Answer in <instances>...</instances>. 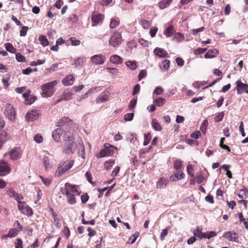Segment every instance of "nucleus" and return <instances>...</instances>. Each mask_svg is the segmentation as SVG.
I'll return each instance as SVG.
<instances>
[{"label": "nucleus", "instance_id": "c756f323", "mask_svg": "<svg viewBox=\"0 0 248 248\" xmlns=\"http://www.w3.org/2000/svg\"><path fill=\"white\" fill-rule=\"evenodd\" d=\"M166 101V99L162 97H158L153 102L154 104L157 107H161L163 106Z\"/></svg>", "mask_w": 248, "mask_h": 248}, {"label": "nucleus", "instance_id": "4d7b16f0", "mask_svg": "<svg viewBox=\"0 0 248 248\" xmlns=\"http://www.w3.org/2000/svg\"><path fill=\"white\" fill-rule=\"evenodd\" d=\"M120 168L119 166L116 167L112 171L111 176L113 178L117 176L118 173L119 172Z\"/></svg>", "mask_w": 248, "mask_h": 248}, {"label": "nucleus", "instance_id": "f3484780", "mask_svg": "<svg viewBox=\"0 0 248 248\" xmlns=\"http://www.w3.org/2000/svg\"><path fill=\"white\" fill-rule=\"evenodd\" d=\"M62 193L63 194H65L67 198L68 202L70 204H74L76 202V200L75 198V194H72L71 193H70L68 190H66V191H64L63 190H62Z\"/></svg>", "mask_w": 248, "mask_h": 248}, {"label": "nucleus", "instance_id": "4be33fe9", "mask_svg": "<svg viewBox=\"0 0 248 248\" xmlns=\"http://www.w3.org/2000/svg\"><path fill=\"white\" fill-rule=\"evenodd\" d=\"M108 92H103L97 98L96 102L97 103H101L106 101L108 97Z\"/></svg>", "mask_w": 248, "mask_h": 248}, {"label": "nucleus", "instance_id": "bf43d9fd", "mask_svg": "<svg viewBox=\"0 0 248 248\" xmlns=\"http://www.w3.org/2000/svg\"><path fill=\"white\" fill-rule=\"evenodd\" d=\"M72 45L74 46H78L80 45V42L78 40H77L74 37H71L70 38Z\"/></svg>", "mask_w": 248, "mask_h": 248}, {"label": "nucleus", "instance_id": "aec40b11", "mask_svg": "<svg viewBox=\"0 0 248 248\" xmlns=\"http://www.w3.org/2000/svg\"><path fill=\"white\" fill-rule=\"evenodd\" d=\"M218 54V51L217 49L209 50L205 54V59H211L216 57Z\"/></svg>", "mask_w": 248, "mask_h": 248}, {"label": "nucleus", "instance_id": "0e129e2a", "mask_svg": "<svg viewBox=\"0 0 248 248\" xmlns=\"http://www.w3.org/2000/svg\"><path fill=\"white\" fill-rule=\"evenodd\" d=\"M74 164V161L71 160L68 164H66L65 166H63L65 170L67 171L69 170H70L73 166Z\"/></svg>", "mask_w": 248, "mask_h": 248}, {"label": "nucleus", "instance_id": "79ce46f5", "mask_svg": "<svg viewBox=\"0 0 248 248\" xmlns=\"http://www.w3.org/2000/svg\"><path fill=\"white\" fill-rule=\"evenodd\" d=\"M208 125V121L207 120H204L201 126L200 130L203 133H205L207 129V127Z\"/></svg>", "mask_w": 248, "mask_h": 248}, {"label": "nucleus", "instance_id": "b1692460", "mask_svg": "<svg viewBox=\"0 0 248 248\" xmlns=\"http://www.w3.org/2000/svg\"><path fill=\"white\" fill-rule=\"evenodd\" d=\"M63 166L64 164L62 163H61L59 165L55 173V177H59L62 175L65 172H66L64 168L63 167Z\"/></svg>", "mask_w": 248, "mask_h": 248}, {"label": "nucleus", "instance_id": "13d9d810", "mask_svg": "<svg viewBox=\"0 0 248 248\" xmlns=\"http://www.w3.org/2000/svg\"><path fill=\"white\" fill-rule=\"evenodd\" d=\"M54 225L58 229L61 228L62 226V224L61 222V219L58 217L54 219Z\"/></svg>", "mask_w": 248, "mask_h": 248}, {"label": "nucleus", "instance_id": "37998d69", "mask_svg": "<svg viewBox=\"0 0 248 248\" xmlns=\"http://www.w3.org/2000/svg\"><path fill=\"white\" fill-rule=\"evenodd\" d=\"M126 65L131 70H135L137 68L136 62L134 61L126 62Z\"/></svg>", "mask_w": 248, "mask_h": 248}, {"label": "nucleus", "instance_id": "39448f33", "mask_svg": "<svg viewBox=\"0 0 248 248\" xmlns=\"http://www.w3.org/2000/svg\"><path fill=\"white\" fill-rule=\"evenodd\" d=\"M4 113L6 117L10 121L15 120L16 113L13 107L11 104L6 105Z\"/></svg>", "mask_w": 248, "mask_h": 248}, {"label": "nucleus", "instance_id": "e2e57ef3", "mask_svg": "<svg viewBox=\"0 0 248 248\" xmlns=\"http://www.w3.org/2000/svg\"><path fill=\"white\" fill-rule=\"evenodd\" d=\"M223 117H224L223 112H220L219 114H218L216 116L215 119L216 122H220V121H222Z\"/></svg>", "mask_w": 248, "mask_h": 248}, {"label": "nucleus", "instance_id": "f257e3e1", "mask_svg": "<svg viewBox=\"0 0 248 248\" xmlns=\"http://www.w3.org/2000/svg\"><path fill=\"white\" fill-rule=\"evenodd\" d=\"M57 126L59 127L52 133V137L57 142L61 141V137L64 135L66 130L70 129L71 132H73L72 120L68 117H63L60 119L58 121Z\"/></svg>", "mask_w": 248, "mask_h": 248}, {"label": "nucleus", "instance_id": "1a4fd4ad", "mask_svg": "<svg viewBox=\"0 0 248 248\" xmlns=\"http://www.w3.org/2000/svg\"><path fill=\"white\" fill-rule=\"evenodd\" d=\"M40 116L39 110L32 109L29 111L26 115V119L29 122H32L37 119Z\"/></svg>", "mask_w": 248, "mask_h": 248}, {"label": "nucleus", "instance_id": "774afa93", "mask_svg": "<svg viewBox=\"0 0 248 248\" xmlns=\"http://www.w3.org/2000/svg\"><path fill=\"white\" fill-rule=\"evenodd\" d=\"M140 90V86L139 84H136L133 89V91L132 92V95H134L138 93Z\"/></svg>", "mask_w": 248, "mask_h": 248}, {"label": "nucleus", "instance_id": "412c9836", "mask_svg": "<svg viewBox=\"0 0 248 248\" xmlns=\"http://www.w3.org/2000/svg\"><path fill=\"white\" fill-rule=\"evenodd\" d=\"M175 33L174 27L172 25L168 26L164 31V34L167 37H170Z\"/></svg>", "mask_w": 248, "mask_h": 248}, {"label": "nucleus", "instance_id": "ddd939ff", "mask_svg": "<svg viewBox=\"0 0 248 248\" xmlns=\"http://www.w3.org/2000/svg\"><path fill=\"white\" fill-rule=\"evenodd\" d=\"M66 190H68L70 193L72 192V194H75V195H79L80 194V192L78 191L77 186L76 185L72 186L68 183H65V188L63 190L66 191Z\"/></svg>", "mask_w": 248, "mask_h": 248}, {"label": "nucleus", "instance_id": "f704fd0d", "mask_svg": "<svg viewBox=\"0 0 248 248\" xmlns=\"http://www.w3.org/2000/svg\"><path fill=\"white\" fill-rule=\"evenodd\" d=\"M186 171L191 177H194V167L193 165L191 164L188 165L186 167Z\"/></svg>", "mask_w": 248, "mask_h": 248}, {"label": "nucleus", "instance_id": "393cba45", "mask_svg": "<svg viewBox=\"0 0 248 248\" xmlns=\"http://www.w3.org/2000/svg\"><path fill=\"white\" fill-rule=\"evenodd\" d=\"M123 61V59L117 55H113L110 57V62L114 64H120Z\"/></svg>", "mask_w": 248, "mask_h": 248}, {"label": "nucleus", "instance_id": "5701e85b", "mask_svg": "<svg viewBox=\"0 0 248 248\" xmlns=\"http://www.w3.org/2000/svg\"><path fill=\"white\" fill-rule=\"evenodd\" d=\"M168 183V180L164 178L161 177L157 182L156 187L157 188H163L166 187Z\"/></svg>", "mask_w": 248, "mask_h": 248}, {"label": "nucleus", "instance_id": "4c0bfd02", "mask_svg": "<svg viewBox=\"0 0 248 248\" xmlns=\"http://www.w3.org/2000/svg\"><path fill=\"white\" fill-rule=\"evenodd\" d=\"M5 48L7 51L9 52L15 53L16 51V49L13 46L12 44L11 43H7L5 44Z\"/></svg>", "mask_w": 248, "mask_h": 248}, {"label": "nucleus", "instance_id": "6ab92c4d", "mask_svg": "<svg viewBox=\"0 0 248 248\" xmlns=\"http://www.w3.org/2000/svg\"><path fill=\"white\" fill-rule=\"evenodd\" d=\"M103 19V16L100 14H93L92 16V20L93 23V26H95Z\"/></svg>", "mask_w": 248, "mask_h": 248}, {"label": "nucleus", "instance_id": "ea45409f", "mask_svg": "<svg viewBox=\"0 0 248 248\" xmlns=\"http://www.w3.org/2000/svg\"><path fill=\"white\" fill-rule=\"evenodd\" d=\"M170 229V226H168L165 229L162 230L160 235L161 240H163L164 238L167 235L168 231Z\"/></svg>", "mask_w": 248, "mask_h": 248}, {"label": "nucleus", "instance_id": "680f3d73", "mask_svg": "<svg viewBox=\"0 0 248 248\" xmlns=\"http://www.w3.org/2000/svg\"><path fill=\"white\" fill-rule=\"evenodd\" d=\"M147 75L146 71L145 70H142L139 74L138 78L139 80H140L143 78L145 77Z\"/></svg>", "mask_w": 248, "mask_h": 248}, {"label": "nucleus", "instance_id": "9b49d317", "mask_svg": "<svg viewBox=\"0 0 248 248\" xmlns=\"http://www.w3.org/2000/svg\"><path fill=\"white\" fill-rule=\"evenodd\" d=\"M10 170L8 164L4 161L0 162V175L3 176L8 174Z\"/></svg>", "mask_w": 248, "mask_h": 248}, {"label": "nucleus", "instance_id": "f8f14e48", "mask_svg": "<svg viewBox=\"0 0 248 248\" xmlns=\"http://www.w3.org/2000/svg\"><path fill=\"white\" fill-rule=\"evenodd\" d=\"M105 56L102 54L95 55L91 58L92 62L96 64H102L104 62Z\"/></svg>", "mask_w": 248, "mask_h": 248}, {"label": "nucleus", "instance_id": "6e6d98bb", "mask_svg": "<svg viewBox=\"0 0 248 248\" xmlns=\"http://www.w3.org/2000/svg\"><path fill=\"white\" fill-rule=\"evenodd\" d=\"M216 236V233L215 232L212 231L210 232L205 233V238L210 239L212 237H214Z\"/></svg>", "mask_w": 248, "mask_h": 248}, {"label": "nucleus", "instance_id": "f03ea898", "mask_svg": "<svg viewBox=\"0 0 248 248\" xmlns=\"http://www.w3.org/2000/svg\"><path fill=\"white\" fill-rule=\"evenodd\" d=\"M63 139L65 142L67 148L64 150L66 153H74L77 148H78V141L80 140L75 141L73 135V132H71L70 129L66 130L65 133L62 136Z\"/></svg>", "mask_w": 248, "mask_h": 248}, {"label": "nucleus", "instance_id": "2eb2a0df", "mask_svg": "<svg viewBox=\"0 0 248 248\" xmlns=\"http://www.w3.org/2000/svg\"><path fill=\"white\" fill-rule=\"evenodd\" d=\"M75 80L74 76L72 75H67L62 80V83L64 86H69L73 84Z\"/></svg>", "mask_w": 248, "mask_h": 248}, {"label": "nucleus", "instance_id": "cd10ccee", "mask_svg": "<svg viewBox=\"0 0 248 248\" xmlns=\"http://www.w3.org/2000/svg\"><path fill=\"white\" fill-rule=\"evenodd\" d=\"M43 164L45 170L48 171L51 167V160L47 156H44L43 158Z\"/></svg>", "mask_w": 248, "mask_h": 248}, {"label": "nucleus", "instance_id": "de8ad7c7", "mask_svg": "<svg viewBox=\"0 0 248 248\" xmlns=\"http://www.w3.org/2000/svg\"><path fill=\"white\" fill-rule=\"evenodd\" d=\"M140 24L142 26V27L145 29H148L150 26V22L144 19H141L140 20Z\"/></svg>", "mask_w": 248, "mask_h": 248}, {"label": "nucleus", "instance_id": "473e14b6", "mask_svg": "<svg viewBox=\"0 0 248 248\" xmlns=\"http://www.w3.org/2000/svg\"><path fill=\"white\" fill-rule=\"evenodd\" d=\"M183 166V162L180 159L175 160L173 162L174 169L177 170H181Z\"/></svg>", "mask_w": 248, "mask_h": 248}, {"label": "nucleus", "instance_id": "6e6552de", "mask_svg": "<svg viewBox=\"0 0 248 248\" xmlns=\"http://www.w3.org/2000/svg\"><path fill=\"white\" fill-rule=\"evenodd\" d=\"M223 237L230 241L236 243L239 242L238 234L233 231H228L224 232Z\"/></svg>", "mask_w": 248, "mask_h": 248}, {"label": "nucleus", "instance_id": "4468645a", "mask_svg": "<svg viewBox=\"0 0 248 248\" xmlns=\"http://www.w3.org/2000/svg\"><path fill=\"white\" fill-rule=\"evenodd\" d=\"M154 54L160 58H169V54L162 48L156 47L154 50Z\"/></svg>", "mask_w": 248, "mask_h": 248}, {"label": "nucleus", "instance_id": "a211bd4d", "mask_svg": "<svg viewBox=\"0 0 248 248\" xmlns=\"http://www.w3.org/2000/svg\"><path fill=\"white\" fill-rule=\"evenodd\" d=\"M105 148L102 149L100 153L96 155V156L97 158L110 156V153L108 151L107 144L105 145Z\"/></svg>", "mask_w": 248, "mask_h": 248}, {"label": "nucleus", "instance_id": "8fccbe9b", "mask_svg": "<svg viewBox=\"0 0 248 248\" xmlns=\"http://www.w3.org/2000/svg\"><path fill=\"white\" fill-rule=\"evenodd\" d=\"M238 197L240 199L242 200V201L244 202L245 204L246 205L247 202L246 201H243V199L246 198V194L245 191L243 190H241L238 194Z\"/></svg>", "mask_w": 248, "mask_h": 248}, {"label": "nucleus", "instance_id": "72a5a7b5", "mask_svg": "<svg viewBox=\"0 0 248 248\" xmlns=\"http://www.w3.org/2000/svg\"><path fill=\"white\" fill-rule=\"evenodd\" d=\"M152 124L153 127V128L155 129V130L160 131L162 129V127L160 125V124L158 123V122L155 120L153 119L152 122Z\"/></svg>", "mask_w": 248, "mask_h": 248}, {"label": "nucleus", "instance_id": "69168bd1", "mask_svg": "<svg viewBox=\"0 0 248 248\" xmlns=\"http://www.w3.org/2000/svg\"><path fill=\"white\" fill-rule=\"evenodd\" d=\"M207 50V48H198L195 50V55H199L202 53H204Z\"/></svg>", "mask_w": 248, "mask_h": 248}, {"label": "nucleus", "instance_id": "58836bf2", "mask_svg": "<svg viewBox=\"0 0 248 248\" xmlns=\"http://www.w3.org/2000/svg\"><path fill=\"white\" fill-rule=\"evenodd\" d=\"M85 58H78V59L74 60L73 64L77 67L81 65L85 62Z\"/></svg>", "mask_w": 248, "mask_h": 248}, {"label": "nucleus", "instance_id": "052dcab7", "mask_svg": "<svg viewBox=\"0 0 248 248\" xmlns=\"http://www.w3.org/2000/svg\"><path fill=\"white\" fill-rule=\"evenodd\" d=\"M28 27L27 26H23L22 30L20 31V35L21 36H25L27 34Z\"/></svg>", "mask_w": 248, "mask_h": 248}, {"label": "nucleus", "instance_id": "09e8293b", "mask_svg": "<svg viewBox=\"0 0 248 248\" xmlns=\"http://www.w3.org/2000/svg\"><path fill=\"white\" fill-rule=\"evenodd\" d=\"M174 39L178 42H181L184 39V35L180 32H177L175 34Z\"/></svg>", "mask_w": 248, "mask_h": 248}, {"label": "nucleus", "instance_id": "9d476101", "mask_svg": "<svg viewBox=\"0 0 248 248\" xmlns=\"http://www.w3.org/2000/svg\"><path fill=\"white\" fill-rule=\"evenodd\" d=\"M236 84L238 94H242L244 92L248 93V84L243 83L239 80L236 82Z\"/></svg>", "mask_w": 248, "mask_h": 248}, {"label": "nucleus", "instance_id": "c03bdc74", "mask_svg": "<svg viewBox=\"0 0 248 248\" xmlns=\"http://www.w3.org/2000/svg\"><path fill=\"white\" fill-rule=\"evenodd\" d=\"M151 138V136L150 133H148L144 134V141L143 142L144 146H146L149 144Z\"/></svg>", "mask_w": 248, "mask_h": 248}, {"label": "nucleus", "instance_id": "3c124183", "mask_svg": "<svg viewBox=\"0 0 248 248\" xmlns=\"http://www.w3.org/2000/svg\"><path fill=\"white\" fill-rule=\"evenodd\" d=\"M16 58L18 62H24L26 60L25 57L19 53H17L16 54Z\"/></svg>", "mask_w": 248, "mask_h": 248}, {"label": "nucleus", "instance_id": "a19ab883", "mask_svg": "<svg viewBox=\"0 0 248 248\" xmlns=\"http://www.w3.org/2000/svg\"><path fill=\"white\" fill-rule=\"evenodd\" d=\"M18 232H19L17 229H11L9 232L8 233L7 236H4V237H14L17 235Z\"/></svg>", "mask_w": 248, "mask_h": 248}, {"label": "nucleus", "instance_id": "7c9ffc66", "mask_svg": "<svg viewBox=\"0 0 248 248\" xmlns=\"http://www.w3.org/2000/svg\"><path fill=\"white\" fill-rule=\"evenodd\" d=\"M171 0H162L158 4L160 9H163L167 7L170 3Z\"/></svg>", "mask_w": 248, "mask_h": 248}, {"label": "nucleus", "instance_id": "2f4dec72", "mask_svg": "<svg viewBox=\"0 0 248 248\" xmlns=\"http://www.w3.org/2000/svg\"><path fill=\"white\" fill-rule=\"evenodd\" d=\"M170 62L168 60L163 61L160 65V68L162 70H167L170 67Z\"/></svg>", "mask_w": 248, "mask_h": 248}, {"label": "nucleus", "instance_id": "c85d7f7f", "mask_svg": "<svg viewBox=\"0 0 248 248\" xmlns=\"http://www.w3.org/2000/svg\"><path fill=\"white\" fill-rule=\"evenodd\" d=\"M72 96V93L69 90L64 91L62 94L63 99H64L65 101H68L71 99Z\"/></svg>", "mask_w": 248, "mask_h": 248}, {"label": "nucleus", "instance_id": "5fc2aeb1", "mask_svg": "<svg viewBox=\"0 0 248 248\" xmlns=\"http://www.w3.org/2000/svg\"><path fill=\"white\" fill-rule=\"evenodd\" d=\"M40 178L42 180V182L46 186H49L51 183V181L48 178H44L42 176H40Z\"/></svg>", "mask_w": 248, "mask_h": 248}, {"label": "nucleus", "instance_id": "49530a36", "mask_svg": "<svg viewBox=\"0 0 248 248\" xmlns=\"http://www.w3.org/2000/svg\"><path fill=\"white\" fill-rule=\"evenodd\" d=\"M137 104V99H133L131 100L129 105V108L131 111H134V108Z\"/></svg>", "mask_w": 248, "mask_h": 248}, {"label": "nucleus", "instance_id": "20e7f679", "mask_svg": "<svg viewBox=\"0 0 248 248\" xmlns=\"http://www.w3.org/2000/svg\"><path fill=\"white\" fill-rule=\"evenodd\" d=\"M21 155V150L19 147H16L12 149L10 152L6 153L4 156L6 157L9 156L10 158L13 160L19 159Z\"/></svg>", "mask_w": 248, "mask_h": 248}, {"label": "nucleus", "instance_id": "a18cd8bd", "mask_svg": "<svg viewBox=\"0 0 248 248\" xmlns=\"http://www.w3.org/2000/svg\"><path fill=\"white\" fill-rule=\"evenodd\" d=\"M139 235V232H136L128 240V242L130 244H133L136 240Z\"/></svg>", "mask_w": 248, "mask_h": 248}, {"label": "nucleus", "instance_id": "603ef678", "mask_svg": "<svg viewBox=\"0 0 248 248\" xmlns=\"http://www.w3.org/2000/svg\"><path fill=\"white\" fill-rule=\"evenodd\" d=\"M164 92V90L161 87L158 86L155 89L153 93L156 95H161Z\"/></svg>", "mask_w": 248, "mask_h": 248}, {"label": "nucleus", "instance_id": "dca6fc26", "mask_svg": "<svg viewBox=\"0 0 248 248\" xmlns=\"http://www.w3.org/2000/svg\"><path fill=\"white\" fill-rule=\"evenodd\" d=\"M185 174L182 171H177L174 173L170 176V180L171 181H176L181 180L184 178Z\"/></svg>", "mask_w": 248, "mask_h": 248}, {"label": "nucleus", "instance_id": "0eeeda50", "mask_svg": "<svg viewBox=\"0 0 248 248\" xmlns=\"http://www.w3.org/2000/svg\"><path fill=\"white\" fill-rule=\"evenodd\" d=\"M18 207L19 210L24 215H27V216H31L32 214V209L27 205L26 203H20L18 204Z\"/></svg>", "mask_w": 248, "mask_h": 248}, {"label": "nucleus", "instance_id": "bb28decb", "mask_svg": "<svg viewBox=\"0 0 248 248\" xmlns=\"http://www.w3.org/2000/svg\"><path fill=\"white\" fill-rule=\"evenodd\" d=\"M193 234L195 237H197L200 239L205 238V233H202L199 227H197L193 231Z\"/></svg>", "mask_w": 248, "mask_h": 248}, {"label": "nucleus", "instance_id": "7ed1b4c3", "mask_svg": "<svg viewBox=\"0 0 248 248\" xmlns=\"http://www.w3.org/2000/svg\"><path fill=\"white\" fill-rule=\"evenodd\" d=\"M58 83V80H54L43 84L41 87L42 97L47 98L52 96L56 91L55 86Z\"/></svg>", "mask_w": 248, "mask_h": 248}, {"label": "nucleus", "instance_id": "e433bc0d", "mask_svg": "<svg viewBox=\"0 0 248 248\" xmlns=\"http://www.w3.org/2000/svg\"><path fill=\"white\" fill-rule=\"evenodd\" d=\"M120 23V20L118 18H113L111 20L110 23V27L112 29L115 28Z\"/></svg>", "mask_w": 248, "mask_h": 248}, {"label": "nucleus", "instance_id": "423d86ee", "mask_svg": "<svg viewBox=\"0 0 248 248\" xmlns=\"http://www.w3.org/2000/svg\"><path fill=\"white\" fill-rule=\"evenodd\" d=\"M121 35L118 32H114L109 40V44L116 47L121 42Z\"/></svg>", "mask_w": 248, "mask_h": 248}, {"label": "nucleus", "instance_id": "a878e982", "mask_svg": "<svg viewBox=\"0 0 248 248\" xmlns=\"http://www.w3.org/2000/svg\"><path fill=\"white\" fill-rule=\"evenodd\" d=\"M78 155L79 156H81L83 159H84L85 149L81 140L78 141Z\"/></svg>", "mask_w": 248, "mask_h": 248}, {"label": "nucleus", "instance_id": "c9c22d12", "mask_svg": "<svg viewBox=\"0 0 248 248\" xmlns=\"http://www.w3.org/2000/svg\"><path fill=\"white\" fill-rule=\"evenodd\" d=\"M39 40L41 44L44 46H46L48 45V42L46 37L44 35H40L39 37Z\"/></svg>", "mask_w": 248, "mask_h": 248}, {"label": "nucleus", "instance_id": "864d4df0", "mask_svg": "<svg viewBox=\"0 0 248 248\" xmlns=\"http://www.w3.org/2000/svg\"><path fill=\"white\" fill-rule=\"evenodd\" d=\"M134 117V113H129L126 114L124 116V119L126 121H131Z\"/></svg>", "mask_w": 248, "mask_h": 248}, {"label": "nucleus", "instance_id": "338daca9", "mask_svg": "<svg viewBox=\"0 0 248 248\" xmlns=\"http://www.w3.org/2000/svg\"><path fill=\"white\" fill-rule=\"evenodd\" d=\"M158 29L156 27H154L151 28L150 30V35L152 37H154L155 36V34L157 31Z\"/></svg>", "mask_w": 248, "mask_h": 248}]
</instances>
